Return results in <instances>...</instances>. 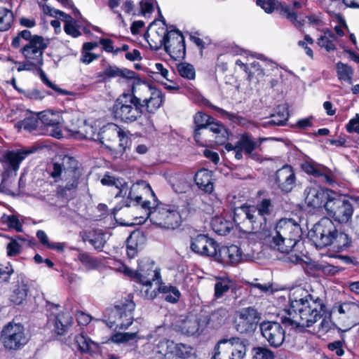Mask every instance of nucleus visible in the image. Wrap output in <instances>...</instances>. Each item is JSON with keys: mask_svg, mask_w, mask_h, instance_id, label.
<instances>
[{"mask_svg": "<svg viewBox=\"0 0 359 359\" xmlns=\"http://www.w3.org/2000/svg\"><path fill=\"white\" fill-rule=\"evenodd\" d=\"M306 203L313 208H319L329 198H331L335 193L329 189H325L320 186L307 187L304 190Z\"/></svg>", "mask_w": 359, "mask_h": 359, "instance_id": "20", "label": "nucleus"}, {"mask_svg": "<svg viewBox=\"0 0 359 359\" xmlns=\"http://www.w3.org/2000/svg\"><path fill=\"white\" fill-rule=\"evenodd\" d=\"M81 175V173H76L73 175H68V180H66V177H63V179L66 181V184L62 188V191L76 189Z\"/></svg>", "mask_w": 359, "mask_h": 359, "instance_id": "49", "label": "nucleus"}, {"mask_svg": "<svg viewBox=\"0 0 359 359\" xmlns=\"http://www.w3.org/2000/svg\"><path fill=\"white\" fill-rule=\"evenodd\" d=\"M310 234L316 247L319 248L333 244L339 250H343L351 243L348 234L341 230V225L334 224L332 220L327 217L316 224Z\"/></svg>", "mask_w": 359, "mask_h": 359, "instance_id": "4", "label": "nucleus"}, {"mask_svg": "<svg viewBox=\"0 0 359 359\" xmlns=\"http://www.w3.org/2000/svg\"><path fill=\"white\" fill-rule=\"evenodd\" d=\"M190 248L195 253L205 257H213L217 254V243L204 234H198L191 238Z\"/></svg>", "mask_w": 359, "mask_h": 359, "instance_id": "22", "label": "nucleus"}, {"mask_svg": "<svg viewBox=\"0 0 359 359\" xmlns=\"http://www.w3.org/2000/svg\"><path fill=\"white\" fill-rule=\"evenodd\" d=\"M226 311L225 309H218L215 311L211 316H209V322L217 321V324H220L225 319Z\"/></svg>", "mask_w": 359, "mask_h": 359, "instance_id": "58", "label": "nucleus"}, {"mask_svg": "<svg viewBox=\"0 0 359 359\" xmlns=\"http://www.w3.org/2000/svg\"><path fill=\"white\" fill-rule=\"evenodd\" d=\"M236 145L241 149L249 157L257 159V154L253 151L259 147V143L255 139L248 134L243 135L241 139L236 142Z\"/></svg>", "mask_w": 359, "mask_h": 359, "instance_id": "35", "label": "nucleus"}, {"mask_svg": "<svg viewBox=\"0 0 359 359\" xmlns=\"http://www.w3.org/2000/svg\"><path fill=\"white\" fill-rule=\"evenodd\" d=\"M348 133H355L359 134V114H357L355 117L351 119L346 126Z\"/></svg>", "mask_w": 359, "mask_h": 359, "instance_id": "59", "label": "nucleus"}, {"mask_svg": "<svg viewBox=\"0 0 359 359\" xmlns=\"http://www.w3.org/2000/svg\"><path fill=\"white\" fill-rule=\"evenodd\" d=\"M156 283L159 285L157 289L158 293H163L165 294V299L168 302L175 304L179 301L181 297V293L175 286L170 284L165 285L163 283L161 282V278L159 279V283L156 281Z\"/></svg>", "mask_w": 359, "mask_h": 359, "instance_id": "37", "label": "nucleus"}, {"mask_svg": "<svg viewBox=\"0 0 359 359\" xmlns=\"http://www.w3.org/2000/svg\"><path fill=\"white\" fill-rule=\"evenodd\" d=\"M245 354V341L231 337L222 339L217 343L212 359H243Z\"/></svg>", "mask_w": 359, "mask_h": 359, "instance_id": "9", "label": "nucleus"}, {"mask_svg": "<svg viewBox=\"0 0 359 359\" xmlns=\"http://www.w3.org/2000/svg\"><path fill=\"white\" fill-rule=\"evenodd\" d=\"M337 76L339 80L344 81L348 84L352 83L353 71L352 68L341 62L337 63Z\"/></svg>", "mask_w": 359, "mask_h": 359, "instance_id": "44", "label": "nucleus"}, {"mask_svg": "<svg viewBox=\"0 0 359 359\" xmlns=\"http://www.w3.org/2000/svg\"><path fill=\"white\" fill-rule=\"evenodd\" d=\"M120 271L144 286H151L154 281L159 283L161 278L160 271L155 266L154 262L149 259H142L136 271L126 265H122Z\"/></svg>", "mask_w": 359, "mask_h": 359, "instance_id": "7", "label": "nucleus"}, {"mask_svg": "<svg viewBox=\"0 0 359 359\" xmlns=\"http://www.w3.org/2000/svg\"><path fill=\"white\" fill-rule=\"evenodd\" d=\"M155 0H142L140 3L141 11L145 15L147 13H150L154 10Z\"/></svg>", "mask_w": 359, "mask_h": 359, "instance_id": "60", "label": "nucleus"}, {"mask_svg": "<svg viewBox=\"0 0 359 359\" xmlns=\"http://www.w3.org/2000/svg\"><path fill=\"white\" fill-rule=\"evenodd\" d=\"M295 174L291 166L285 165L276 172L275 182L283 192L288 193L295 185Z\"/></svg>", "mask_w": 359, "mask_h": 359, "instance_id": "27", "label": "nucleus"}, {"mask_svg": "<svg viewBox=\"0 0 359 359\" xmlns=\"http://www.w3.org/2000/svg\"><path fill=\"white\" fill-rule=\"evenodd\" d=\"M201 202L200 199L194 198L187 204L186 210H182L180 212H184L183 217H187L189 215H191L196 212L199 208V203Z\"/></svg>", "mask_w": 359, "mask_h": 359, "instance_id": "54", "label": "nucleus"}, {"mask_svg": "<svg viewBox=\"0 0 359 359\" xmlns=\"http://www.w3.org/2000/svg\"><path fill=\"white\" fill-rule=\"evenodd\" d=\"M13 21V14L8 9L1 11V32L8 30Z\"/></svg>", "mask_w": 359, "mask_h": 359, "instance_id": "51", "label": "nucleus"}, {"mask_svg": "<svg viewBox=\"0 0 359 359\" xmlns=\"http://www.w3.org/2000/svg\"><path fill=\"white\" fill-rule=\"evenodd\" d=\"M276 236L270 243V246L283 254H286V262L300 264L303 259L300 255L292 252V248L299 241L302 231L300 225L294 219H280L276 225Z\"/></svg>", "mask_w": 359, "mask_h": 359, "instance_id": "2", "label": "nucleus"}, {"mask_svg": "<svg viewBox=\"0 0 359 359\" xmlns=\"http://www.w3.org/2000/svg\"><path fill=\"white\" fill-rule=\"evenodd\" d=\"M36 69L38 70L39 72V76L42 80V81L47 86H48L49 88L53 89L54 90L60 93V94H62V95H67V92L65 90H62L61 88H60L57 85L54 84L53 83H52L48 79V77L46 76L45 72L41 69V67L39 68H36Z\"/></svg>", "mask_w": 359, "mask_h": 359, "instance_id": "53", "label": "nucleus"}, {"mask_svg": "<svg viewBox=\"0 0 359 359\" xmlns=\"http://www.w3.org/2000/svg\"><path fill=\"white\" fill-rule=\"evenodd\" d=\"M177 69L180 75L183 78L192 80L196 76L194 67L189 63L182 62L177 65Z\"/></svg>", "mask_w": 359, "mask_h": 359, "instance_id": "47", "label": "nucleus"}, {"mask_svg": "<svg viewBox=\"0 0 359 359\" xmlns=\"http://www.w3.org/2000/svg\"><path fill=\"white\" fill-rule=\"evenodd\" d=\"M183 215L184 212H180L170 205H156L147 213L148 218L153 224L168 229H175L180 226Z\"/></svg>", "mask_w": 359, "mask_h": 359, "instance_id": "8", "label": "nucleus"}, {"mask_svg": "<svg viewBox=\"0 0 359 359\" xmlns=\"http://www.w3.org/2000/svg\"><path fill=\"white\" fill-rule=\"evenodd\" d=\"M212 230L220 236H226L229 233L233 227V224L222 217H215L211 221Z\"/></svg>", "mask_w": 359, "mask_h": 359, "instance_id": "38", "label": "nucleus"}, {"mask_svg": "<svg viewBox=\"0 0 359 359\" xmlns=\"http://www.w3.org/2000/svg\"><path fill=\"white\" fill-rule=\"evenodd\" d=\"M136 332L116 333L111 337V341L114 343H123L134 339Z\"/></svg>", "mask_w": 359, "mask_h": 359, "instance_id": "52", "label": "nucleus"}, {"mask_svg": "<svg viewBox=\"0 0 359 359\" xmlns=\"http://www.w3.org/2000/svg\"><path fill=\"white\" fill-rule=\"evenodd\" d=\"M75 23H76V21L74 20V22H69L68 23L65 24V26H64L65 32L67 34H69L74 38L78 37L81 35V32L79 30L78 27L75 25Z\"/></svg>", "mask_w": 359, "mask_h": 359, "instance_id": "56", "label": "nucleus"}, {"mask_svg": "<svg viewBox=\"0 0 359 359\" xmlns=\"http://www.w3.org/2000/svg\"><path fill=\"white\" fill-rule=\"evenodd\" d=\"M195 125L194 138L199 145H203L201 140L202 130H208L215 135V142L218 144H224L229 137L227 129L220 123L215 122V119L203 112H197L194 117Z\"/></svg>", "mask_w": 359, "mask_h": 359, "instance_id": "6", "label": "nucleus"}, {"mask_svg": "<svg viewBox=\"0 0 359 359\" xmlns=\"http://www.w3.org/2000/svg\"><path fill=\"white\" fill-rule=\"evenodd\" d=\"M256 4L267 13H271L275 9H280V13L285 16L296 27H301L304 22L297 20V15L290 7L277 0H257Z\"/></svg>", "mask_w": 359, "mask_h": 359, "instance_id": "21", "label": "nucleus"}, {"mask_svg": "<svg viewBox=\"0 0 359 359\" xmlns=\"http://www.w3.org/2000/svg\"><path fill=\"white\" fill-rule=\"evenodd\" d=\"M48 39L43 36L35 35L30 42L25 44L21 49L20 53L25 59L35 67V69L41 67L43 63V51L47 48Z\"/></svg>", "mask_w": 359, "mask_h": 359, "instance_id": "13", "label": "nucleus"}, {"mask_svg": "<svg viewBox=\"0 0 359 359\" xmlns=\"http://www.w3.org/2000/svg\"><path fill=\"white\" fill-rule=\"evenodd\" d=\"M83 241L84 242L88 241L95 250L99 251L102 250L106 243L104 234L101 231H96L91 236H85L83 237Z\"/></svg>", "mask_w": 359, "mask_h": 359, "instance_id": "41", "label": "nucleus"}, {"mask_svg": "<svg viewBox=\"0 0 359 359\" xmlns=\"http://www.w3.org/2000/svg\"><path fill=\"white\" fill-rule=\"evenodd\" d=\"M274 69L277 70L276 63L271 60H264L260 64L259 62H253L250 64L248 69V79L252 81L253 79L257 81H262L265 75L269 76V72Z\"/></svg>", "mask_w": 359, "mask_h": 359, "instance_id": "30", "label": "nucleus"}, {"mask_svg": "<svg viewBox=\"0 0 359 359\" xmlns=\"http://www.w3.org/2000/svg\"><path fill=\"white\" fill-rule=\"evenodd\" d=\"M215 259L224 265L236 264L243 260L242 252L237 245L222 246L217 248Z\"/></svg>", "mask_w": 359, "mask_h": 359, "instance_id": "25", "label": "nucleus"}, {"mask_svg": "<svg viewBox=\"0 0 359 359\" xmlns=\"http://www.w3.org/2000/svg\"><path fill=\"white\" fill-rule=\"evenodd\" d=\"M6 115L4 117V119L6 120L8 122H12L16 119H18L19 117L22 116V114L23 111L18 108H11L10 109H7L6 111Z\"/></svg>", "mask_w": 359, "mask_h": 359, "instance_id": "55", "label": "nucleus"}, {"mask_svg": "<svg viewBox=\"0 0 359 359\" xmlns=\"http://www.w3.org/2000/svg\"><path fill=\"white\" fill-rule=\"evenodd\" d=\"M208 323L209 315L206 313H200L196 316H189L182 322V332L189 336L198 334Z\"/></svg>", "mask_w": 359, "mask_h": 359, "instance_id": "26", "label": "nucleus"}, {"mask_svg": "<svg viewBox=\"0 0 359 359\" xmlns=\"http://www.w3.org/2000/svg\"><path fill=\"white\" fill-rule=\"evenodd\" d=\"M78 259L88 266H93L96 264L95 259L86 252L80 253L78 256Z\"/></svg>", "mask_w": 359, "mask_h": 359, "instance_id": "61", "label": "nucleus"}, {"mask_svg": "<svg viewBox=\"0 0 359 359\" xmlns=\"http://www.w3.org/2000/svg\"><path fill=\"white\" fill-rule=\"evenodd\" d=\"M282 121H278V122H276L274 118L273 119L271 116H270L269 117L264 118L260 123V126L266 128H273L278 126V123H280Z\"/></svg>", "mask_w": 359, "mask_h": 359, "instance_id": "64", "label": "nucleus"}, {"mask_svg": "<svg viewBox=\"0 0 359 359\" xmlns=\"http://www.w3.org/2000/svg\"><path fill=\"white\" fill-rule=\"evenodd\" d=\"M75 341L81 352L94 351L97 348V344L82 334L76 336Z\"/></svg>", "mask_w": 359, "mask_h": 359, "instance_id": "42", "label": "nucleus"}, {"mask_svg": "<svg viewBox=\"0 0 359 359\" xmlns=\"http://www.w3.org/2000/svg\"><path fill=\"white\" fill-rule=\"evenodd\" d=\"M253 351L255 359H274L273 352L266 347H257Z\"/></svg>", "mask_w": 359, "mask_h": 359, "instance_id": "50", "label": "nucleus"}, {"mask_svg": "<svg viewBox=\"0 0 359 359\" xmlns=\"http://www.w3.org/2000/svg\"><path fill=\"white\" fill-rule=\"evenodd\" d=\"M39 125L38 116L29 114L25 117L22 121H18L15 124V127L18 129L23 128L24 130L32 132Z\"/></svg>", "mask_w": 359, "mask_h": 359, "instance_id": "43", "label": "nucleus"}, {"mask_svg": "<svg viewBox=\"0 0 359 359\" xmlns=\"http://www.w3.org/2000/svg\"><path fill=\"white\" fill-rule=\"evenodd\" d=\"M271 116L273 119L274 117V121H276V122H278V121H283L280 123H278V126H283L285 125L290 115L287 106L280 105L276 108L275 112L271 114Z\"/></svg>", "mask_w": 359, "mask_h": 359, "instance_id": "46", "label": "nucleus"}, {"mask_svg": "<svg viewBox=\"0 0 359 359\" xmlns=\"http://www.w3.org/2000/svg\"><path fill=\"white\" fill-rule=\"evenodd\" d=\"M142 97L133 93H123L114 102L112 114L121 122L130 123L136 121L142 114Z\"/></svg>", "mask_w": 359, "mask_h": 359, "instance_id": "5", "label": "nucleus"}, {"mask_svg": "<svg viewBox=\"0 0 359 359\" xmlns=\"http://www.w3.org/2000/svg\"><path fill=\"white\" fill-rule=\"evenodd\" d=\"M48 318L50 321H53L54 330L58 335L65 334L73 322V318L68 312H52Z\"/></svg>", "mask_w": 359, "mask_h": 359, "instance_id": "31", "label": "nucleus"}, {"mask_svg": "<svg viewBox=\"0 0 359 359\" xmlns=\"http://www.w3.org/2000/svg\"><path fill=\"white\" fill-rule=\"evenodd\" d=\"M162 348H166L171 355H175V359H184L191 353L192 348L182 344H175L172 342H163L161 344Z\"/></svg>", "mask_w": 359, "mask_h": 359, "instance_id": "36", "label": "nucleus"}, {"mask_svg": "<svg viewBox=\"0 0 359 359\" xmlns=\"http://www.w3.org/2000/svg\"><path fill=\"white\" fill-rule=\"evenodd\" d=\"M121 69L116 66H109L103 72V74L109 78L119 77Z\"/></svg>", "mask_w": 359, "mask_h": 359, "instance_id": "63", "label": "nucleus"}, {"mask_svg": "<svg viewBox=\"0 0 359 359\" xmlns=\"http://www.w3.org/2000/svg\"><path fill=\"white\" fill-rule=\"evenodd\" d=\"M271 199L264 198L257 205H243L233 211V220L241 230L257 233L266 229V217L272 214Z\"/></svg>", "mask_w": 359, "mask_h": 359, "instance_id": "3", "label": "nucleus"}, {"mask_svg": "<svg viewBox=\"0 0 359 359\" xmlns=\"http://www.w3.org/2000/svg\"><path fill=\"white\" fill-rule=\"evenodd\" d=\"M97 136L99 137L97 142L106 147H110L109 144L118 138L120 151H124L126 149L128 143L126 134L115 123H110L103 126L100 129Z\"/></svg>", "mask_w": 359, "mask_h": 359, "instance_id": "17", "label": "nucleus"}, {"mask_svg": "<svg viewBox=\"0 0 359 359\" xmlns=\"http://www.w3.org/2000/svg\"><path fill=\"white\" fill-rule=\"evenodd\" d=\"M259 329L263 337L272 347H280L285 337V330L277 322L264 321L259 325Z\"/></svg>", "mask_w": 359, "mask_h": 359, "instance_id": "18", "label": "nucleus"}, {"mask_svg": "<svg viewBox=\"0 0 359 359\" xmlns=\"http://www.w3.org/2000/svg\"><path fill=\"white\" fill-rule=\"evenodd\" d=\"M32 153V151L28 149L7 151L4 155V159H1L4 168V180H6V177H15L20 164Z\"/></svg>", "mask_w": 359, "mask_h": 359, "instance_id": "16", "label": "nucleus"}, {"mask_svg": "<svg viewBox=\"0 0 359 359\" xmlns=\"http://www.w3.org/2000/svg\"><path fill=\"white\" fill-rule=\"evenodd\" d=\"M325 209L327 215L338 222V224L340 225L351 221L353 214V207L351 203L336 194L325 202Z\"/></svg>", "mask_w": 359, "mask_h": 359, "instance_id": "11", "label": "nucleus"}, {"mask_svg": "<svg viewBox=\"0 0 359 359\" xmlns=\"http://www.w3.org/2000/svg\"><path fill=\"white\" fill-rule=\"evenodd\" d=\"M16 279L17 284L12 290L9 300L13 305H22L27 299L29 287L22 276H18Z\"/></svg>", "mask_w": 359, "mask_h": 359, "instance_id": "32", "label": "nucleus"}, {"mask_svg": "<svg viewBox=\"0 0 359 359\" xmlns=\"http://www.w3.org/2000/svg\"><path fill=\"white\" fill-rule=\"evenodd\" d=\"M290 308L280 317L286 327H309L323 318L319 332L327 333L332 323L323 299L303 287L295 288L290 295Z\"/></svg>", "mask_w": 359, "mask_h": 359, "instance_id": "1", "label": "nucleus"}, {"mask_svg": "<svg viewBox=\"0 0 359 359\" xmlns=\"http://www.w3.org/2000/svg\"><path fill=\"white\" fill-rule=\"evenodd\" d=\"M301 167L306 173L315 177H321L323 181L328 184H332L334 182L331 176L332 172L328 168L312 160L305 161Z\"/></svg>", "mask_w": 359, "mask_h": 359, "instance_id": "28", "label": "nucleus"}, {"mask_svg": "<svg viewBox=\"0 0 359 359\" xmlns=\"http://www.w3.org/2000/svg\"><path fill=\"white\" fill-rule=\"evenodd\" d=\"M164 49L175 60L184 58L186 47L184 36L178 29L168 31L161 40Z\"/></svg>", "mask_w": 359, "mask_h": 359, "instance_id": "15", "label": "nucleus"}, {"mask_svg": "<svg viewBox=\"0 0 359 359\" xmlns=\"http://www.w3.org/2000/svg\"><path fill=\"white\" fill-rule=\"evenodd\" d=\"M7 229H14L17 232L22 231V224L15 215H1V230Z\"/></svg>", "mask_w": 359, "mask_h": 359, "instance_id": "39", "label": "nucleus"}, {"mask_svg": "<svg viewBox=\"0 0 359 359\" xmlns=\"http://www.w3.org/2000/svg\"><path fill=\"white\" fill-rule=\"evenodd\" d=\"M195 182L201 190L211 193L213 190L212 172L207 169L198 171L194 178Z\"/></svg>", "mask_w": 359, "mask_h": 359, "instance_id": "34", "label": "nucleus"}, {"mask_svg": "<svg viewBox=\"0 0 359 359\" xmlns=\"http://www.w3.org/2000/svg\"><path fill=\"white\" fill-rule=\"evenodd\" d=\"M20 252V245L15 239L12 238L7 245V255L15 256Z\"/></svg>", "mask_w": 359, "mask_h": 359, "instance_id": "57", "label": "nucleus"}, {"mask_svg": "<svg viewBox=\"0 0 359 359\" xmlns=\"http://www.w3.org/2000/svg\"><path fill=\"white\" fill-rule=\"evenodd\" d=\"M232 286V282L228 279H219L215 284V297L221 298Z\"/></svg>", "mask_w": 359, "mask_h": 359, "instance_id": "45", "label": "nucleus"}, {"mask_svg": "<svg viewBox=\"0 0 359 359\" xmlns=\"http://www.w3.org/2000/svg\"><path fill=\"white\" fill-rule=\"evenodd\" d=\"M135 304L130 299L126 301L109 311L107 325L110 327L115 326L121 330L127 329L133 321V312Z\"/></svg>", "mask_w": 359, "mask_h": 359, "instance_id": "10", "label": "nucleus"}, {"mask_svg": "<svg viewBox=\"0 0 359 359\" xmlns=\"http://www.w3.org/2000/svg\"><path fill=\"white\" fill-rule=\"evenodd\" d=\"M3 344L6 348L18 350L28 342V337L25 333L24 327L20 323H9L1 331Z\"/></svg>", "mask_w": 359, "mask_h": 359, "instance_id": "14", "label": "nucleus"}, {"mask_svg": "<svg viewBox=\"0 0 359 359\" xmlns=\"http://www.w3.org/2000/svg\"><path fill=\"white\" fill-rule=\"evenodd\" d=\"M37 116L39 124L41 123L46 128V132L48 135L58 139L62 137V132L58 126L60 123L58 115L47 111L41 112Z\"/></svg>", "mask_w": 359, "mask_h": 359, "instance_id": "29", "label": "nucleus"}, {"mask_svg": "<svg viewBox=\"0 0 359 359\" xmlns=\"http://www.w3.org/2000/svg\"><path fill=\"white\" fill-rule=\"evenodd\" d=\"M78 164V161L74 158L65 156L61 159L60 163H53L50 175L54 179H57L62 175L63 177H66V180H68V175L81 173Z\"/></svg>", "mask_w": 359, "mask_h": 359, "instance_id": "23", "label": "nucleus"}, {"mask_svg": "<svg viewBox=\"0 0 359 359\" xmlns=\"http://www.w3.org/2000/svg\"><path fill=\"white\" fill-rule=\"evenodd\" d=\"M144 190L146 193H148L151 195L153 198L154 203H156L157 201V197L156 196L154 192L152 191L149 184H148L145 181H140L136 184H134L130 187V190L128 195V198L130 200L129 203H126V206H130V203L132 201L136 202L137 204H140L142 200V196L137 195V194L140 190Z\"/></svg>", "mask_w": 359, "mask_h": 359, "instance_id": "33", "label": "nucleus"}, {"mask_svg": "<svg viewBox=\"0 0 359 359\" xmlns=\"http://www.w3.org/2000/svg\"><path fill=\"white\" fill-rule=\"evenodd\" d=\"M207 106L215 110V111L219 113L222 118H226L229 119L230 121L235 122V123H241V121L243 120V118L241 116H238L236 114H232L226 111V110L217 107L215 105H213L210 102L207 103Z\"/></svg>", "mask_w": 359, "mask_h": 359, "instance_id": "48", "label": "nucleus"}, {"mask_svg": "<svg viewBox=\"0 0 359 359\" xmlns=\"http://www.w3.org/2000/svg\"><path fill=\"white\" fill-rule=\"evenodd\" d=\"M260 319V313L255 307L243 308L236 312L234 327L241 334L250 333L256 330Z\"/></svg>", "mask_w": 359, "mask_h": 359, "instance_id": "12", "label": "nucleus"}, {"mask_svg": "<svg viewBox=\"0 0 359 359\" xmlns=\"http://www.w3.org/2000/svg\"><path fill=\"white\" fill-rule=\"evenodd\" d=\"M141 90L144 93H149L148 97H142V109L146 107L147 112L150 114L154 113L162 105L164 95L161 90L153 88L147 84H144Z\"/></svg>", "mask_w": 359, "mask_h": 359, "instance_id": "24", "label": "nucleus"}, {"mask_svg": "<svg viewBox=\"0 0 359 359\" xmlns=\"http://www.w3.org/2000/svg\"><path fill=\"white\" fill-rule=\"evenodd\" d=\"M336 39V34L331 31H327L318 39V44L330 52L336 49V46L334 43Z\"/></svg>", "mask_w": 359, "mask_h": 359, "instance_id": "40", "label": "nucleus"}, {"mask_svg": "<svg viewBox=\"0 0 359 359\" xmlns=\"http://www.w3.org/2000/svg\"><path fill=\"white\" fill-rule=\"evenodd\" d=\"M98 132H97V128H94L92 126H86L85 129V137L86 139L92 140L95 142H97L99 137Z\"/></svg>", "mask_w": 359, "mask_h": 359, "instance_id": "62", "label": "nucleus"}, {"mask_svg": "<svg viewBox=\"0 0 359 359\" xmlns=\"http://www.w3.org/2000/svg\"><path fill=\"white\" fill-rule=\"evenodd\" d=\"M338 323L346 331L356 325L359 320V305L355 302H346L338 307Z\"/></svg>", "mask_w": 359, "mask_h": 359, "instance_id": "19", "label": "nucleus"}]
</instances>
